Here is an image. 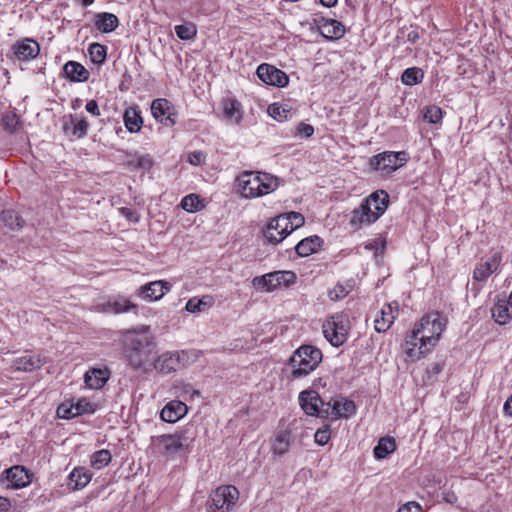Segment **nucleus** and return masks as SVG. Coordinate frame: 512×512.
<instances>
[{"mask_svg":"<svg viewBox=\"0 0 512 512\" xmlns=\"http://www.w3.org/2000/svg\"><path fill=\"white\" fill-rule=\"evenodd\" d=\"M151 112L156 120L166 126L173 125L175 123L172 118L174 115L173 105L167 99L158 98L153 100L151 104Z\"/></svg>","mask_w":512,"mask_h":512,"instance_id":"16","label":"nucleus"},{"mask_svg":"<svg viewBox=\"0 0 512 512\" xmlns=\"http://www.w3.org/2000/svg\"><path fill=\"white\" fill-rule=\"evenodd\" d=\"M297 132H298V134L303 135L306 138H309L313 135L314 128H313V126H311L309 124L300 123L297 127Z\"/></svg>","mask_w":512,"mask_h":512,"instance_id":"57","label":"nucleus"},{"mask_svg":"<svg viewBox=\"0 0 512 512\" xmlns=\"http://www.w3.org/2000/svg\"><path fill=\"white\" fill-rule=\"evenodd\" d=\"M282 216H286L288 220V230L289 234L292 233L294 230L300 228L304 223L305 219L304 216L298 212H290L281 214Z\"/></svg>","mask_w":512,"mask_h":512,"instance_id":"42","label":"nucleus"},{"mask_svg":"<svg viewBox=\"0 0 512 512\" xmlns=\"http://www.w3.org/2000/svg\"><path fill=\"white\" fill-rule=\"evenodd\" d=\"M94 24L102 33H110L118 27L119 20L116 15L103 12L95 15Z\"/></svg>","mask_w":512,"mask_h":512,"instance_id":"26","label":"nucleus"},{"mask_svg":"<svg viewBox=\"0 0 512 512\" xmlns=\"http://www.w3.org/2000/svg\"><path fill=\"white\" fill-rule=\"evenodd\" d=\"M181 207L187 212H196L201 210L204 206L198 195L189 194L182 199Z\"/></svg>","mask_w":512,"mask_h":512,"instance_id":"40","label":"nucleus"},{"mask_svg":"<svg viewBox=\"0 0 512 512\" xmlns=\"http://www.w3.org/2000/svg\"><path fill=\"white\" fill-rule=\"evenodd\" d=\"M349 330V318L343 313L331 316L323 324V333L325 338L335 347H339L346 342Z\"/></svg>","mask_w":512,"mask_h":512,"instance_id":"8","label":"nucleus"},{"mask_svg":"<svg viewBox=\"0 0 512 512\" xmlns=\"http://www.w3.org/2000/svg\"><path fill=\"white\" fill-rule=\"evenodd\" d=\"M503 408L507 415L512 416V394L505 401Z\"/></svg>","mask_w":512,"mask_h":512,"instance_id":"63","label":"nucleus"},{"mask_svg":"<svg viewBox=\"0 0 512 512\" xmlns=\"http://www.w3.org/2000/svg\"><path fill=\"white\" fill-rule=\"evenodd\" d=\"M314 24L320 34L327 40H337L345 34L344 25L335 19L319 17L314 19Z\"/></svg>","mask_w":512,"mask_h":512,"instance_id":"13","label":"nucleus"},{"mask_svg":"<svg viewBox=\"0 0 512 512\" xmlns=\"http://www.w3.org/2000/svg\"><path fill=\"white\" fill-rule=\"evenodd\" d=\"M74 404H71L69 407H67L65 404H61L57 409V414L61 418H73L76 415H74L75 409L73 408Z\"/></svg>","mask_w":512,"mask_h":512,"instance_id":"54","label":"nucleus"},{"mask_svg":"<svg viewBox=\"0 0 512 512\" xmlns=\"http://www.w3.org/2000/svg\"><path fill=\"white\" fill-rule=\"evenodd\" d=\"M389 195L384 190L373 192L362 204L353 210L350 224L358 229L374 223L388 208Z\"/></svg>","mask_w":512,"mask_h":512,"instance_id":"3","label":"nucleus"},{"mask_svg":"<svg viewBox=\"0 0 512 512\" xmlns=\"http://www.w3.org/2000/svg\"><path fill=\"white\" fill-rule=\"evenodd\" d=\"M85 109L87 112L95 115V116H99L100 115V110H99V107H98V104L95 100H90L86 103V106H85Z\"/></svg>","mask_w":512,"mask_h":512,"instance_id":"59","label":"nucleus"},{"mask_svg":"<svg viewBox=\"0 0 512 512\" xmlns=\"http://www.w3.org/2000/svg\"><path fill=\"white\" fill-rule=\"evenodd\" d=\"M322 240L318 236H311L301 240L296 246L295 251L301 257H307L319 249Z\"/></svg>","mask_w":512,"mask_h":512,"instance_id":"30","label":"nucleus"},{"mask_svg":"<svg viewBox=\"0 0 512 512\" xmlns=\"http://www.w3.org/2000/svg\"><path fill=\"white\" fill-rule=\"evenodd\" d=\"M171 289L167 281L159 280L150 282L140 288V294L149 300H159Z\"/></svg>","mask_w":512,"mask_h":512,"instance_id":"19","label":"nucleus"},{"mask_svg":"<svg viewBox=\"0 0 512 512\" xmlns=\"http://www.w3.org/2000/svg\"><path fill=\"white\" fill-rule=\"evenodd\" d=\"M315 442L319 445H325L330 439L329 428L318 429L314 435Z\"/></svg>","mask_w":512,"mask_h":512,"instance_id":"52","label":"nucleus"},{"mask_svg":"<svg viewBox=\"0 0 512 512\" xmlns=\"http://www.w3.org/2000/svg\"><path fill=\"white\" fill-rule=\"evenodd\" d=\"M446 325L447 319L439 312L423 316L405 340L404 351L407 357L415 361L427 354L438 342Z\"/></svg>","mask_w":512,"mask_h":512,"instance_id":"1","label":"nucleus"},{"mask_svg":"<svg viewBox=\"0 0 512 512\" xmlns=\"http://www.w3.org/2000/svg\"><path fill=\"white\" fill-rule=\"evenodd\" d=\"M239 498V491L235 486L224 485L215 489L207 501V512H229Z\"/></svg>","mask_w":512,"mask_h":512,"instance_id":"7","label":"nucleus"},{"mask_svg":"<svg viewBox=\"0 0 512 512\" xmlns=\"http://www.w3.org/2000/svg\"><path fill=\"white\" fill-rule=\"evenodd\" d=\"M196 429L193 425L173 434H163L151 438V446L160 455L172 457L188 449L196 439Z\"/></svg>","mask_w":512,"mask_h":512,"instance_id":"5","label":"nucleus"},{"mask_svg":"<svg viewBox=\"0 0 512 512\" xmlns=\"http://www.w3.org/2000/svg\"><path fill=\"white\" fill-rule=\"evenodd\" d=\"M89 55L93 63L101 64L106 59V47L99 43H92L89 47Z\"/></svg>","mask_w":512,"mask_h":512,"instance_id":"41","label":"nucleus"},{"mask_svg":"<svg viewBox=\"0 0 512 512\" xmlns=\"http://www.w3.org/2000/svg\"><path fill=\"white\" fill-rule=\"evenodd\" d=\"M442 499L449 504H455L458 500L456 494L453 491H444Z\"/></svg>","mask_w":512,"mask_h":512,"instance_id":"60","label":"nucleus"},{"mask_svg":"<svg viewBox=\"0 0 512 512\" xmlns=\"http://www.w3.org/2000/svg\"><path fill=\"white\" fill-rule=\"evenodd\" d=\"M397 512H423L422 506L415 501H410L403 504Z\"/></svg>","mask_w":512,"mask_h":512,"instance_id":"55","label":"nucleus"},{"mask_svg":"<svg viewBox=\"0 0 512 512\" xmlns=\"http://www.w3.org/2000/svg\"><path fill=\"white\" fill-rule=\"evenodd\" d=\"M396 449V443L393 438L383 437L378 441L374 448V456L377 459H384Z\"/></svg>","mask_w":512,"mask_h":512,"instance_id":"34","label":"nucleus"},{"mask_svg":"<svg viewBox=\"0 0 512 512\" xmlns=\"http://www.w3.org/2000/svg\"><path fill=\"white\" fill-rule=\"evenodd\" d=\"M299 402L306 414L314 416L318 414L322 400L316 391L305 390L300 393Z\"/></svg>","mask_w":512,"mask_h":512,"instance_id":"23","label":"nucleus"},{"mask_svg":"<svg viewBox=\"0 0 512 512\" xmlns=\"http://www.w3.org/2000/svg\"><path fill=\"white\" fill-rule=\"evenodd\" d=\"M269 114L276 120L282 121L283 119L287 118L286 113L289 112V110H286L281 105H278L276 103L272 104L268 108Z\"/></svg>","mask_w":512,"mask_h":512,"instance_id":"49","label":"nucleus"},{"mask_svg":"<svg viewBox=\"0 0 512 512\" xmlns=\"http://www.w3.org/2000/svg\"><path fill=\"white\" fill-rule=\"evenodd\" d=\"M338 0H320L321 4L325 7L331 8L337 4Z\"/></svg>","mask_w":512,"mask_h":512,"instance_id":"64","label":"nucleus"},{"mask_svg":"<svg viewBox=\"0 0 512 512\" xmlns=\"http://www.w3.org/2000/svg\"><path fill=\"white\" fill-rule=\"evenodd\" d=\"M502 261L499 253H494L486 261L480 262L474 269L473 278L476 281H485L493 272H495Z\"/></svg>","mask_w":512,"mask_h":512,"instance_id":"17","label":"nucleus"},{"mask_svg":"<svg viewBox=\"0 0 512 512\" xmlns=\"http://www.w3.org/2000/svg\"><path fill=\"white\" fill-rule=\"evenodd\" d=\"M74 415H81L84 413H93L95 411L94 405L87 399H80L74 404Z\"/></svg>","mask_w":512,"mask_h":512,"instance_id":"47","label":"nucleus"},{"mask_svg":"<svg viewBox=\"0 0 512 512\" xmlns=\"http://www.w3.org/2000/svg\"><path fill=\"white\" fill-rule=\"evenodd\" d=\"M238 190L244 198H257L275 191L278 178L265 172L245 171L237 178Z\"/></svg>","mask_w":512,"mask_h":512,"instance_id":"4","label":"nucleus"},{"mask_svg":"<svg viewBox=\"0 0 512 512\" xmlns=\"http://www.w3.org/2000/svg\"><path fill=\"white\" fill-rule=\"evenodd\" d=\"M111 453L109 450L102 449L91 455V465L95 469H102L111 462Z\"/></svg>","mask_w":512,"mask_h":512,"instance_id":"38","label":"nucleus"},{"mask_svg":"<svg viewBox=\"0 0 512 512\" xmlns=\"http://www.w3.org/2000/svg\"><path fill=\"white\" fill-rule=\"evenodd\" d=\"M11 507L10 500L5 497H0V512H7Z\"/></svg>","mask_w":512,"mask_h":512,"instance_id":"62","label":"nucleus"},{"mask_svg":"<svg viewBox=\"0 0 512 512\" xmlns=\"http://www.w3.org/2000/svg\"><path fill=\"white\" fill-rule=\"evenodd\" d=\"M14 54L19 60L35 58L40 51L39 44L36 41L27 39L26 41L13 46Z\"/></svg>","mask_w":512,"mask_h":512,"instance_id":"25","label":"nucleus"},{"mask_svg":"<svg viewBox=\"0 0 512 512\" xmlns=\"http://www.w3.org/2000/svg\"><path fill=\"white\" fill-rule=\"evenodd\" d=\"M366 248L375 250L376 255L383 254L385 249V240L381 238L374 239L366 245Z\"/></svg>","mask_w":512,"mask_h":512,"instance_id":"53","label":"nucleus"},{"mask_svg":"<svg viewBox=\"0 0 512 512\" xmlns=\"http://www.w3.org/2000/svg\"><path fill=\"white\" fill-rule=\"evenodd\" d=\"M424 78V72L421 68L411 67L407 68L401 76V81L403 84L408 86H413L422 82Z\"/></svg>","mask_w":512,"mask_h":512,"instance_id":"37","label":"nucleus"},{"mask_svg":"<svg viewBox=\"0 0 512 512\" xmlns=\"http://www.w3.org/2000/svg\"><path fill=\"white\" fill-rule=\"evenodd\" d=\"M256 73L259 79L268 85L284 87L288 84L287 74L275 66L263 63L258 66Z\"/></svg>","mask_w":512,"mask_h":512,"instance_id":"12","label":"nucleus"},{"mask_svg":"<svg viewBox=\"0 0 512 512\" xmlns=\"http://www.w3.org/2000/svg\"><path fill=\"white\" fill-rule=\"evenodd\" d=\"M2 481L7 488L19 489L30 484L31 476L23 466L17 465L5 470Z\"/></svg>","mask_w":512,"mask_h":512,"instance_id":"14","label":"nucleus"},{"mask_svg":"<svg viewBox=\"0 0 512 512\" xmlns=\"http://www.w3.org/2000/svg\"><path fill=\"white\" fill-rule=\"evenodd\" d=\"M177 393L179 396H182L183 398L187 399V396L193 397L194 395L199 396V392L192 388L189 384H181L179 386H176Z\"/></svg>","mask_w":512,"mask_h":512,"instance_id":"51","label":"nucleus"},{"mask_svg":"<svg viewBox=\"0 0 512 512\" xmlns=\"http://www.w3.org/2000/svg\"><path fill=\"white\" fill-rule=\"evenodd\" d=\"M110 377L108 368H92L89 369L84 376L86 385L91 389L102 388Z\"/></svg>","mask_w":512,"mask_h":512,"instance_id":"22","label":"nucleus"},{"mask_svg":"<svg viewBox=\"0 0 512 512\" xmlns=\"http://www.w3.org/2000/svg\"><path fill=\"white\" fill-rule=\"evenodd\" d=\"M296 274L292 271H274L252 279V287L261 292H272L281 286L295 283Z\"/></svg>","mask_w":512,"mask_h":512,"instance_id":"9","label":"nucleus"},{"mask_svg":"<svg viewBox=\"0 0 512 512\" xmlns=\"http://www.w3.org/2000/svg\"><path fill=\"white\" fill-rule=\"evenodd\" d=\"M188 162L192 165H200L205 160V155L201 151H194L188 154Z\"/></svg>","mask_w":512,"mask_h":512,"instance_id":"56","label":"nucleus"},{"mask_svg":"<svg viewBox=\"0 0 512 512\" xmlns=\"http://www.w3.org/2000/svg\"><path fill=\"white\" fill-rule=\"evenodd\" d=\"M4 123L7 128L14 129L16 127V125L18 124V119H17L16 115H14V114L6 115L4 117Z\"/></svg>","mask_w":512,"mask_h":512,"instance_id":"61","label":"nucleus"},{"mask_svg":"<svg viewBox=\"0 0 512 512\" xmlns=\"http://www.w3.org/2000/svg\"><path fill=\"white\" fill-rule=\"evenodd\" d=\"M349 293V290L343 285H336L328 292V296L332 301L344 298Z\"/></svg>","mask_w":512,"mask_h":512,"instance_id":"50","label":"nucleus"},{"mask_svg":"<svg viewBox=\"0 0 512 512\" xmlns=\"http://www.w3.org/2000/svg\"><path fill=\"white\" fill-rule=\"evenodd\" d=\"M288 220L286 216L279 215L273 218L264 230V236L269 243L278 244L289 235Z\"/></svg>","mask_w":512,"mask_h":512,"instance_id":"11","label":"nucleus"},{"mask_svg":"<svg viewBox=\"0 0 512 512\" xmlns=\"http://www.w3.org/2000/svg\"><path fill=\"white\" fill-rule=\"evenodd\" d=\"M120 212L123 216H125L129 221L131 222H138L139 221V215L136 211L131 210L127 207H122L120 209Z\"/></svg>","mask_w":512,"mask_h":512,"instance_id":"58","label":"nucleus"},{"mask_svg":"<svg viewBox=\"0 0 512 512\" xmlns=\"http://www.w3.org/2000/svg\"><path fill=\"white\" fill-rule=\"evenodd\" d=\"M2 222L11 230H20L23 228L25 221L14 210H4L1 213Z\"/></svg>","mask_w":512,"mask_h":512,"instance_id":"36","label":"nucleus"},{"mask_svg":"<svg viewBox=\"0 0 512 512\" xmlns=\"http://www.w3.org/2000/svg\"><path fill=\"white\" fill-rule=\"evenodd\" d=\"M223 111L229 120L238 124L241 121V104L234 99H227L223 102Z\"/></svg>","mask_w":512,"mask_h":512,"instance_id":"33","label":"nucleus"},{"mask_svg":"<svg viewBox=\"0 0 512 512\" xmlns=\"http://www.w3.org/2000/svg\"><path fill=\"white\" fill-rule=\"evenodd\" d=\"M73 129L72 134L77 138H82L87 134L88 130V122L85 119H78L77 117H72Z\"/></svg>","mask_w":512,"mask_h":512,"instance_id":"44","label":"nucleus"},{"mask_svg":"<svg viewBox=\"0 0 512 512\" xmlns=\"http://www.w3.org/2000/svg\"><path fill=\"white\" fill-rule=\"evenodd\" d=\"M178 359L175 358V352H166L160 355L154 361V368L163 374H169L178 369Z\"/></svg>","mask_w":512,"mask_h":512,"instance_id":"27","label":"nucleus"},{"mask_svg":"<svg viewBox=\"0 0 512 512\" xmlns=\"http://www.w3.org/2000/svg\"><path fill=\"white\" fill-rule=\"evenodd\" d=\"M127 166L130 169L149 171L153 166V160L149 155L134 154L129 156Z\"/></svg>","mask_w":512,"mask_h":512,"instance_id":"35","label":"nucleus"},{"mask_svg":"<svg viewBox=\"0 0 512 512\" xmlns=\"http://www.w3.org/2000/svg\"><path fill=\"white\" fill-rule=\"evenodd\" d=\"M124 350L129 365L134 369H140L149 361L154 348V337L149 333L148 326H141L128 331L123 340Z\"/></svg>","mask_w":512,"mask_h":512,"instance_id":"2","label":"nucleus"},{"mask_svg":"<svg viewBox=\"0 0 512 512\" xmlns=\"http://www.w3.org/2000/svg\"><path fill=\"white\" fill-rule=\"evenodd\" d=\"M491 314L496 323L500 325L507 324L512 319V307L509 299L499 300L491 308Z\"/></svg>","mask_w":512,"mask_h":512,"instance_id":"24","label":"nucleus"},{"mask_svg":"<svg viewBox=\"0 0 512 512\" xmlns=\"http://www.w3.org/2000/svg\"><path fill=\"white\" fill-rule=\"evenodd\" d=\"M207 297H204L203 299H198L196 297L191 298L186 303V310L191 313L201 312L203 310V306H207L210 303H208L205 299Z\"/></svg>","mask_w":512,"mask_h":512,"instance_id":"46","label":"nucleus"},{"mask_svg":"<svg viewBox=\"0 0 512 512\" xmlns=\"http://www.w3.org/2000/svg\"><path fill=\"white\" fill-rule=\"evenodd\" d=\"M321 351L311 345L299 347L290 358L292 375L296 378L303 377L311 373L321 362Z\"/></svg>","mask_w":512,"mask_h":512,"instance_id":"6","label":"nucleus"},{"mask_svg":"<svg viewBox=\"0 0 512 512\" xmlns=\"http://www.w3.org/2000/svg\"><path fill=\"white\" fill-rule=\"evenodd\" d=\"M199 357V351L197 350H182L181 352H175V358L178 359V368L187 366L195 362Z\"/></svg>","mask_w":512,"mask_h":512,"instance_id":"39","label":"nucleus"},{"mask_svg":"<svg viewBox=\"0 0 512 512\" xmlns=\"http://www.w3.org/2000/svg\"><path fill=\"white\" fill-rule=\"evenodd\" d=\"M175 33L182 40H190L196 36V28L193 24L175 26Z\"/></svg>","mask_w":512,"mask_h":512,"instance_id":"43","label":"nucleus"},{"mask_svg":"<svg viewBox=\"0 0 512 512\" xmlns=\"http://www.w3.org/2000/svg\"><path fill=\"white\" fill-rule=\"evenodd\" d=\"M46 360L41 355H25L13 361V368L17 371L32 372L40 369Z\"/></svg>","mask_w":512,"mask_h":512,"instance_id":"21","label":"nucleus"},{"mask_svg":"<svg viewBox=\"0 0 512 512\" xmlns=\"http://www.w3.org/2000/svg\"><path fill=\"white\" fill-rule=\"evenodd\" d=\"M407 160L408 155L404 151H385L374 156L370 160V166L376 171H381L388 174L402 167L407 162Z\"/></svg>","mask_w":512,"mask_h":512,"instance_id":"10","label":"nucleus"},{"mask_svg":"<svg viewBox=\"0 0 512 512\" xmlns=\"http://www.w3.org/2000/svg\"><path fill=\"white\" fill-rule=\"evenodd\" d=\"M291 429L286 427L278 429L271 439V449L274 455L283 456L289 451L291 444Z\"/></svg>","mask_w":512,"mask_h":512,"instance_id":"18","label":"nucleus"},{"mask_svg":"<svg viewBox=\"0 0 512 512\" xmlns=\"http://www.w3.org/2000/svg\"><path fill=\"white\" fill-rule=\"evenodd\" d=\"M92 478V474L85 468H75L69 475L68 486L72 490L84 488Z\"/></svg>","mask_w":512,"mask_h":512,"instance_id":"29","label":"nucleus"},{"mask_svg":"<svg viewBox=\"0 0 512 512\" xmlns=\"http://www.w3.org/2000/svg\"><path fill=\"white\" fill-rule=\"evenodd\" d=\"M355 410V404L351 400L341 398L332 403V412L337 418H348L355 413Z\"/></svg>","mask_w":512,"mask_h":512,"instance_id":"32","label":"nucleus"},{"mask_svg":"<svg viewBox=\"0 0 512 512\" xmlns=\"http://www.w3.org/2000/svg\"><path fill=\"white\" fill-rule=\"evenodd\" d=\"M63 69L66 77L71 81L84 82L89 78L88 70L78 62L69 61Z\"/></svg>","mask_w":512,"mask_h":512,"instance_id":"28","label":"nucleus"},{"mask_svg":"<svg viewBox=\"0 0 512 512\" xmlns=\"http://www.w3.org/2000/svg\"><path fill=\"white\" fill-rule=\"evenodd\" d=\"M110 306L115 313L127 312L130 309H133L136 307L133 303H131L127 299H117L112 304H110Z\"/></svg>","mask_w":512,"mask_h":512,"instance_id":"48","label":"nucleus"},{"mask_svg":"<svg viewBox=\"0 0 512 512\" xmlns=\"http://www.w3.org/2000/svg\"><path fill=\"white\" fill-rule=\"evenodd\" d=\"M399 313V304L396 301L385 304L380 311V316H377L375 323V330L379 333L387 331Z\"/></svg>","mask_w":512,"mask_h":512,"instance_id":"15","label":"nucleus"},{"mask_svg":"<svg viewBox=\"0 0 512 512\" xmlns=\"http://www.w3.org/2000/svg\"><path fill=\"white\" fill-rule=\"evenodd\" d=\"M442 110L438 106H429L427 107L425 113H424V119L429 122L436 124L441 121L442 119Z\"/></svg>","mask_w":512,"mask_h":512,"instance_id":"45","label":"nucleus"},{"mask_svg":"<svg viewBox=\"0 0 512 512\" xmlns=\"http://www.w3.org/2000/svg\"><path fill=\"white\" fill-rule=\"evenodd\" d=\"M123 119L125 127L130 133H136L140 131L143 125V120L140 115V112L133 107H129L125 110Z\"/></svg>","mask_w":512,"mask_h":512,"instance_id":"31","label":"nucleus"},{"mask_svg":"<svg viewBox=\"0 0 512 512\" xmlns=\"http://www.w3.org/2000/svg\"><path fill=\"white\" fill-rule=\"evenodd\" d=\"M187 405L182 401H171L161 411V419L168 423H174L187 413Z\"/></svg>","mask_w":512,"mask_h":512,"instance_id":"20","label":"nucleus"}]
</instances>
